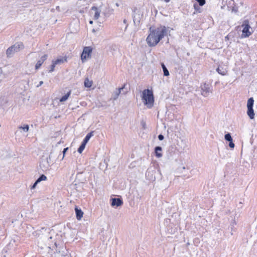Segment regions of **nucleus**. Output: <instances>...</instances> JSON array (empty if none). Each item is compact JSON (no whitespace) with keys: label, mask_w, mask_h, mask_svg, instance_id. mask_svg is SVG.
Wrapping results in <instances>:
<instances>
[{"label":"nucleus","mask_w":257,"mask_h":257,"mask_svg":"<svg viewBox=\"0 0 257 257\" xmlns=\"http://www.w3.org/2000/svg\"><path fill=\"white\" fill-rule=\"evenodd\" d=\"M149 32V34L147 37L146 42L150 47L156 46L168 33L166 26L161 25L158 27L151 26Z\"/></svg>","instance_id":"f257e3e1"},{"label":"nucleus","mask_w":257,"mask_h":257,"mask_svg":"<svg viewBox=\"0 0 257 257\" xmlns=\"http://www.w3.org/2000/svg\"><path fill=\"white\" fill-rule=\"evenodd\" d=\"M142 99L145 105L148 108H151L154 103V96L152 90L145 89L142 92Z\"/></svg>","instance_id":"f03ea898"},{"label":"nucleus","mask_w":257,"mask_h":257,"mask_svg":"<svg viewBox=\"0 0 257 257\" xmlns=\"http://www.w3.org/2000/svg\"><path fill=\"white\" fill-rule=\"evenodd\" d=\"M240 27H243L241 38H247L249 37L251 35L252 32H251L249 31V29L251 27L249 25V21L248 20H245L244 21H243L241 26H237L236 28L238 29Z\"/></svg>","instance_id":"7ed1b4c3"},{"label":"nucleus","mask_w":257,"mask_h":257,"mask_svg":"<svg viewBox=\"0 0 257 257\" xmlns=\"http://www.w3.org/2000/svg\"><path fill=\"white\" fill-rule=\"evenodd\" d=\"M24 48V45L22 42L17 43L10 47L6 51V54L8 57H11L15 53Z\"/></svg>","instance_id":"20e7f679"},{"label":"nucleus","mask_w":257,"mask_h":257,"mask_svg":"<svg viewBox=\"0 0 257 257\" xmlns=\"http://www.w3.org/2000/svg\"><path fill=\"white\" fill-rule=\"evenodd\" d=\"M52 153L53 152L52 150L48 156L45 157L43 155L41 157L40 162V167L43 170H47L50 166V162H48V159H51Z\"/></svg>","instance_id":"39448f33"},{"label":"nucleus","mask_w":257,"mask_h":257,"mask_svg":"<svg viewBox=\"0 0 257 257\" xmlns=\"http://www.w3.org/2000/svg\"><path fill=\"white\" fill-rule=\"evenodd\" d=\"M92 52V48L90 46L84 47L82 52L81 54V60L84 62L87 59L91 58Z\"/></svg>","instance_id":"423d86ee"},{"label":"nucleus","mask_w":257,"mask_h":257,"mask_svg":"<svg viewBox=\"0 0 257 257\" xmlns=\"http://www.w3.org/2000/svg\"><path fill=\"white\" fill-rule=\"evenodd\" d=\"M55 246H56V249L55 251H54V253L58 254L59 256H66L68 255H70L66 246H62L58 247L57 242L55 243Z\"/></svg>","instance_id":"0eeeda50"},{"label":"nucleus","mask_w":257,"mask_h":257,"mask_svg":"<svg viewBox=\"0 0 257 257\" xmlns=\"http://www.w3.org/2000/svg\"><path fill=\"white\" fill-rule=\"evenodd\" d=\"M111 205L115 208L121 206L123 204V200L121 197L112 198L110 200Z\"/></svg>","instance_id":"6e6552de"},{"label":"nucleus","mask_w":257,"mask_h":257,"mask_svg":"<svg viewBox=\"0 0 257 257\" xmlns=\"http://www.w3.org/2000/svg\"><path fill=\"white\" fill-rule=\"evenodd\" d=\"M200 88L201 89V94L205 97L208 96L210 92V85L206 83H204L201 85Z\"/></svg>","instance_id":"1a4fd4ad"},{"label":"nucleus","mask_w":257,"mask_h":257,"mask_svg":"<svg viewBox=\"0 0 257 257\" xmlns=\"http://www.w3.org/2000/svg\"><path fill=\"white\" fill-rule=\"evenodd\" d=\"M136 8L133 11V18L134 25L135 26H139L140 24V21L141 18L143 16V14H141L140 13H136L135 10Z\"/></svg>","instance_id":"9d476101"},{"label":"nucleus","mask_w":257,"mask_h":257,"mask_svg":"<svg viewBox=\"0 0 257 257\" xmlns=\"http://www.w3.org/2000/svg\"><path fill=\"white\" fill-rule=\"evenodd\" d=\"M86 181V178L83 176V172L77 173L76 176V179L74 182H76L78 183H84Z\"/></svg>","instance_id":"9b49d317"},{"label":"nucleus","mask_w":257,"mask_h":257,"mask_svg":"<svg viewBox=\"0 0 257 257\" xmlns=\"http://www.w3.org/2000/svg\"><path fill=\"white\" fill-rule=\"evenodd\" d=\"M48 57V55L47 54H45L43 56H42L40 59L39 60L37 63L35 65V69L38 70L40 69L43 64V63L47 59Z\"/></svg>","instance_id":"f8f14e48"},{"label":"nucleus","mask_w":257,"mask_h":257,"mask_svg":"<svg viewBox=\"0 0 257 257\" xmlns=\"http://www.w3.org/2000/svg\"><path fill=\"white\" fill-rule=\"evenodd\" d=\"M75 212L76 214V218L78 220H80L83 217V212L81 210L80 208H79L78 206H75Z\"/></svg>","instance_id":"ddd939ff"},{"label":"nucleus","mask_w":257,"mask_h":257,"mask_svg":"<svg viewBox=\"0 0 257 257\" xmlns=\"http://www.w3.org/2000/svg\"><path fill=\"white\" fill-rule=\"evenodd\" d=\"M124 87V85L120 88L116 89V90L113 92L112 94V98L113 100H116L118 98L119 94L120 93L121 90H122Z\"/></svg>","instance_id":"4468645a"},{"label":"nucleus","mask_w":257,"mask_h":257,"mask_svg":"<svg viewBox=\"0 0 257 257\" xmlns=\"http://www.w3.org/2000/svg\"><path fill=\"white\" fill-rule=\"evenodd\" d=\"M91 11H94V20H97L100 16L101 11L96 7L93 6L91 8Z\"/></svg>","instance_id":"2eb2a0df"},{"label":"nucleus","mask_w":257,"mask_h":257,"mask_svg":"<svg viewBox=\"0 0 257 257\" xmlns=\"http://www.w3.org/2000/svg\"><path fill=\"white\" fill-rule=\"evenodd\" d=\"M162 148L161 146H156L154 149L155 155L157 158H160L162 156Z\"/></svg>","instance_id":"dca6fc26"},{"label":"nucleus","mask_w":257,"mask_h":257,"mask_svg":"<svg viewBox=\"0 0 257 257\" xmlns=\"http://www.w3.org/2000/svg\"><path fill=\"white\" fill-rule=\"evenodd\" d=\"M247 108L246 113L249 118L251 119H253L254 118V112L253 107H247Z\"/></svg>","instance_id":"f3484780"},{"label":"nucleus","mask_w":257,"mask_h":257,"mask_svg":"<svg viewBox=\"0 0 257 257\" xmlns=\"http://www.w3.org/2000/svg\"><path fill=\"white\" fill-rule=\"evenodd\" d=\"M67 57H61L57 58L55 60H53L56 65L62 64L65 62H67Z\"/></svg>","instance_id":"a211bd4d"},{"label":"nucleus","mask_w":257,"mask_h":257,"mask_svg":"<svg viewBox=\"0 0 257 257\" xmlns=\"http://www.w3.org/2000/svg\"><path fill=\"white\" fill-rule=\"evenodd\" d=\"M71 93V91L70 90L68 91L67 93H66L64 95L62 96L59 99V101L60 102H63L66 101L69 97L70 96Z\"/></svg>","instance_id":"6ab92c4d"},{"label":"nucleus","mask_w":257,"mask_h":257,"mask_svg":"<svg viewBox=\"0 0 257 257\" xmlns=\"http://www.w3.org/2000/svg\"><path fill=\"white\" fill-rule=\"evenodd\" d=\"M161 65L163 69L164 76H168L170 75V73L165 64L163 62H161Z\"/></svg>","instance_id":"aec40b11"},{"label":"nucleus","mask_w":257,"mask_h":257,"mask_svg":"<svg viewBox=\"0 0 257 257\" xmlns=\"http://www.w3.org/2000/svg\"><path fill=\"white\" fill-rule=\"evenodd\" d=\"M93 133H94L93 131H91L90 133H88L86 135V136H85V137L84 138V139L82 141L83 142L87 144V143L89 141L90 139L93 136Z\"/></svg>","instance_id":"412c9836"},{"label":"nucleus","mask_w":257,"mask_h":257,"mask_svg":"<svg viewBox=\"0 0 257 257\" xmlns=\"http://www.w3.org/2000/svg\"><path fill=\"white\" fill-rule=\"evenodd\" d=\"M92 81H90L88 78L85 79L84 82V85L85 87L89 88L92 86Z\"/></svg>","instance_id":"4be33fe9"},{"label":"nucleus","mask_w":257,"mask_h":257,"mask_svg":"<svg viewBox=\"0 0 257 257\" xmlns=\"http://www.w3.org/2000/svg\"><path fill=\"white\" fill-rule=\"evenodd\" d=\"M216 71L222 75H225L227 73V71L225 69H224L222 67H218L216 69Z\"/></svg>","instance_id":"5701e85b"},{"label":"nucleus","mask_w":257,"mask_h":257,"mask_svg":"<svg viewBox=\"0 0 257 257\" xmlns=\"http://www.w3.org/2000/svg\"><path fill=\"white\" fill-rule=\"evenodd\" d=\"M86 144H87L86 143H84L83 141L81 142L80 145L79 146V148L77 149V151L79 153H80V154L82 153V152L84 150Z\"/></svg>","instance_id":"b1692460"},{"label":"nucleus","mask_w":257,"mask_h":257,"mask_svg":"<svg viewBox=\"0 0 257 257\" xmlns=\"http://www.w3.org/2000/svg\"><path fill=\"white\" fill-rule=\"evenodd\" d=\"M254 104V99L253 97H250L248 99L247 102V107H253Z\"/></svg>","instance_id":"393cba45"},{"label":"nucleus","mask_w":257,"mask_h":257,"mask_svg":"<svg viewBox=\"0 0 257 257\" xmlns=\"http://www.w3.org/2000/svg\"><path fill=\"white\" fill-rule=\"evenodd\" d=\"M200 5H198L197 3H195L193 4V7L194 10L197 13H200L202 12V9H201Z\"/></svg>","instance_id":"a878e982"},{"label":"nucleus","mask_w":257,"mask_h":257,"mask_svg":"<svg viewBox=\"0 0 257 257\" xmlns=\"http://www.w3.org/2000/svg\"><path fill=\"white\" fill-rule=\"evenodd\" d=\"M8 102L7 98L5 96H1L0 97V104L5 105Z\"/></svg>","instance_id":"bb28decb"},{"label":"nucleus","mask_w":257,"mask_h":257,"mask_svg":"<svg viewBox=\"0 0 257 257\" xmlns=\"http://www.w3.org/2000/svg\"><path fill=\"white\" fill-rule=\"evenodd\" d=\"M18 128L19 130H22L24 132H28L29 130V125L27 124H26L23 126H19Z\"/></svg>","instance_id":"cd10ccee"},{"label":"nucleus","mask_w":257,"mask_h":257,"mask_svg":"<svg viewBox=\"0 0 257 257\" xmlns=\"http://www.w3.org/2000/svg\"><path fill=\"white\" fill-rule=\"evenodd\" d=\"M224 139L227 142H229V141H231L233 140L232 137L231 136V134L229 133H227V134H226L224 135Z\"/></svg>","instance_id":"c85d7f7f"},{"label":"nucleus","mask_w":257,"mask_h":257,"mask_svg":"<svg viewBox=\"0 0 257 257\" xmlns=\"http://www.w3.org/2000/svg\"><path fill=\"white\" fill-rule=\"evenodd\" d=\"M47 179V177L44 174H41L37 180L40 183L42 181L46 180Z\"/></svg>","instance_id":"c756f323"},{"label":"nucleus","mask_w":257,"mask_h":257,"mask_svg":"<svg viewBox=\"0 0 257 257\" xmlns=\"http://www.w3.org/2000/svg\"><path fill=\"white\" fill-rule=\"evenodd\" d=\"M42 230H46V229L45 228H42L41 230H37L36 231H34L33 232V234L36 236H39L40 235L41 233L42 232Z\"/></svg>","instance_id":"7c9ffc66"},{"label":"nucleus","mask_w":257,"mask_h":257,"mask_svg":"<svg viewBox=\"0 0 257 257\" xmlns=\"http://www.w3.org/2000/svg\"><path fill=\"white\" fill-rule=\"evenodd\" d=\"M57 65L55 63V62L53 61V60L52 62V64L50 66V69L49 70V73H51L53 72L55 70V67H56Z\"/></svg>","instance_id":"2f4dec72"},{"label":"nucleus","mask_w":257,"mask_h":257,"mask_svg":"<svg viewBox=\"0 0 257 257\" xmlns=\"http://www.w3.org/2000/svg\"><path fill=\"white\" fill-rule=\"evenodd\" d=\"M188 169H186L185 167H183L182 168H177V171L179 173H183V175H185L186 172H187Z\"/></svg>","instance_id":"473e14b6"},{"label":"nucleus","mask_w":257,"mask_h":257,"mask_svg":"<svg viewBox=\"0 0 257 257\" xmlns=\"http://www.w3.org/2000/svg\"><path fill=\"white\" fill-rule=\"evenodd\" d=\"M198 3V5H200L201 6H204L205 4L206 1L205 0H195Z\"/></svg>","instance_id":"72a5a7b5"},{"label":"nucleus","mask_w":257,"mask_h":257,"mask_svg":"<svg viewBox=\"0 0 257 257\" xmlns=\"http://www.w3.org/2000/svg\"><path fill=\"white\" fill-rule=\"evenodd\" d=\"M228 142H229L228 146L229 147V148L232 149H234L235 145L233 142V140L231 141H229Z\"/></svg>","instance_id":"f704fd0d"},{"label":"nucleus","mask_w":257,"mask_h":257,"mask_svg":"<svg viewBox=\"0 0 257 257\" xmlns=\"http://www.w3.org/2000/svg\"><path fill=\"white\" fill-rule=\"evenodd\" d=\"M39 182L36 180L35 183L31 186V189H34Z\"/></svg>","instance_id":"c9c22d12"},{"label":"nucleus","mask_w":257,"mask_h":257,"mask_svg":"<svg viewBox=\"0 0 257 257\" xmlns=\"http://www.w3.org/2000/svg\"><path fill=\"white\" fill-rule=\"evenodd\" d=\"M231 11L232 12L236 13L238 12V8L236 6L232 7L231 9Z\"/></svg>","instance_id":"e433bc0d"},{"label":"nucleus","mask_w":257,"mask_h":257,"mask_svg":"<svg viewBox=\"0 0 257 257\" xmlns=\"http://www.w3.org/2000/svg\"><path fill=\"white\" fill-rule=\"evenodd\" d=\"M68 149H69L68 147L65 148L63 149V151L62 152V153H63L62 159L64 158L65 154H66V152H67V151L68 150Z\"/></svg>","instance_id":"4c0bfd02"},{"label":"nucleus","mask_w":257,"mask_h":257,"mask_svg":"<svg viewBox=\"0 0 257 257\" xmlns=\"http://www.w3.org/2000/svg\"><path fill=\"white\" fill-rule=\"evenodd\" d=\"M234 225H236V222L234 220H233L231 222V223L230 224V228L231 229V230H232L233 228L234 227Z\"/></svg>","instance_id":"58836bf2"},{"label":"nucleus","mask_w":257,"mask_h":257,"mask_svg":"<svg viewBox=\"0 0 257 257\" xmlns=\"http://www.w3.org/2000/svg\"><path fill=\"white\" fill-rule=\"evenodd\" d=\"M141 125L142 126V127L144 129H146V122L144 120L141 121Z\"/></svg>","instance_id":"ea45409f"},{"label":"nucleus","mask_w":257,"mask_h":257,"mask_svg":"<svg viewBox=\"0 0 257 257\" xmlns=\"http://www.w3.org/2000/svg\"><path fill=\"white\" fill-rule=\"evenodd\" d=\"M158 138L160 141H163L164 139V136L162 134L159 135Z\"/></svg>","instance_id":"a19ab883"},{"label":"nucleus","mask_w":257,"mask_h":257,"mask_svg":"<svg viewBox=\"0 0 257 257\" xmlns=\"http://www.w3.org/2000/svg\"><path fill=\"white\" fill-rule=\"evenodd\" d=\"M123 22L124 24H126V26H125V31L126 30V29H127V27H128V24H127V21L126 19H124L123 21Z\"/></svg>","instance_id":"79ce46f5"},{"label":"nucleus","mask_w":257,"mask_h":257,"mask_svg":"<svg viewBox=\"0 0 257 257\" xmlns=\"http://www.w3.org/2000/svg\"><path fill=\"white\" fill-rule=\"evenodd\" d=\"M230 36V33H229L228 35H227L225 37L224 40L225 41L229 40Z\"/></svg>","instance_id":"37998d69"},{"label":"nucleus","mask_w":257,"mask_h":257,"mask_svg":"<svg viewBox=\"0 0 257 257\" xmlns=\"http://www.w3.org/2000/svg\"><path fill=\"white\" fill-rule=\"evenodd\" d=\"M43 84V81H40L39 84L37 86V87H39V86H41Z\"/></svg>","instance_id":"c03bdc74"},{"label":"nucleus","mask_w":257,"mask_h":257,"mask_svg":"<svg viewBox=\"0 0 257 257\" xmlns=\"http://www.w3.org/2000/svg\"><path fill=\"white\" fill-rule=\"evenodd\" d=\"M28 229H30L31 228L33 229V227L31 225H29V226L27 227Z\"/></svg>","instance_id":"a18cd8bd"},{"label":"nucleus","mask_w":257,"mask_h":257,"mask_svg":"<svg viewBox=\"0 0 257 257\" xmlns=\"http://www.w3.org/2000/svg\"><path fill=\"white\" fill-rule=\"evenodd\" d=\"M3 73V70H2V68H0V76H1V75Z\"/></svg>","instance_id":"49530a36"},{"label":"nucleus","mask_w":257,"mask_h":257,"mask_svg":"<svg viewBox=\"0 0 257 257\" xmlns=\"http://www.w3.org/2000/svg\"><path fill=\"white\" fill-rule=\"evenodd\" d=\"M89 23L91 25L93 24V21L92 20H90Z\"/></svg>","instance_id":"de8ad7c7"},{"label":"nucleus","mask_w":257,"mask_h":257,"mask_svg":"<svg viewBox=\"0 0 257 257\" xmlns=\"http://www.w3.org/2000/svg\"><path fill=\"white\" fill-rule=\"evenodd\" d=\"M74 185L75 186V189L77 190H78L77 189L78 188V186H77V183L74 184Z\"/></svg>","instance_id":"09e8293b"},{"label":"nucleus","mask_w":257,"mask_h":257,"mask_svg":"<svg viewBox=\"0 0 257 257\" xmlns=\"http://www.w3.org/2000/svg\"><path fill=\"white\" fill-rule=\"evenodd\" d=\"M164 1L166 2V3H169L170 0H164Z\"/></svg>","instance_id":"8fccbe9b"},{"label":"nucleus","mask_w":257,"mask_h":257,"mask_svg":"<svg viewBox=\"0 0 257 257\" xmlns=\"http://www.w3.org/2000/svg\"><path fill=\"white\" fill-rule=\"evenodd\" d=\"M149 168H156V167L155 166H151Z\"/></svg>","instance_id":"3c124183"},{"label":"nucleus","mask_w":257,"mask_h":257,"mask_svg":"<svg viewBox=\"0 0 257 257\" xmlns=\"http://www.w3.org/2000/svg\"><path fill=\"white\" fill-rule=\"evenodd\" d=\"M115 5H116V6L117 7H118V6H119V4H118V3H116V4H115Z\"/></svg>","instance_id":"603ef678"},{"label":"nucleus","mask_w":257,"mask_h":257,"mask_svg":"<svg viewBox=\"0 0 257 257\" xmlns=\"http://www.w3.org/2000/svg\"><path fill=\"white\" fill-rule=\"evenodd\" d=\"M147 173H149V172L148 171H147L146 175H147Z\"/></svg>","instance_id":"864d4df0"},{"label":"nucleus","mask_w":257,"mask_h":257,"mask_svg":"<svg viewBox=\"0 0 257 257\" xmlns=\"http://www.w3.org/2000/svg\"><path fill=\"white\" fill-rule=\"evenodd\" d=\"M92 32H95V30H94V29H93V30H92Z\"/></svg>","instance_id":"5fc2aeb1"},{"label":"nucleus","mask_w":257,"mask_h":257,"mask_svg":"<svg viewBox=\"0 0 257 257\" xmlns=\"http://www.w3.org/2000/svg\"><path fill=\"white\" fill-rule=\"evenodd\" d=\"M189 244H190V243H189V242H188V243H187V245H189Z\"/></svg>","instance_id":"6e6d98bb"},{"label":"nucleus","mask_w":257,"mask_h":257,"mask_svg":"<svg viewBox=\"0 0 257 257\" xmlns=\"http://www.w3.org/2000/svg\"><path fill=\"white\" fill-rule=\"evenodd\" d=\"M50 159H48V162H50Z\"/></svg>","instance_id":"4d7b16f0"},{"label":"nucleus","mask_w":257,"mask_h":257,"mask_svg":"<svg viewBox=\"0 0 257 257\" xmlns=\"http://www.w3.org/2000/svg\"><path fill=\"white\" fill-rule=\"evenodd\" d=\"M167 43H169V39H168Z\"/></svg>","instance_id":"13d9d810"}]
</instances>
